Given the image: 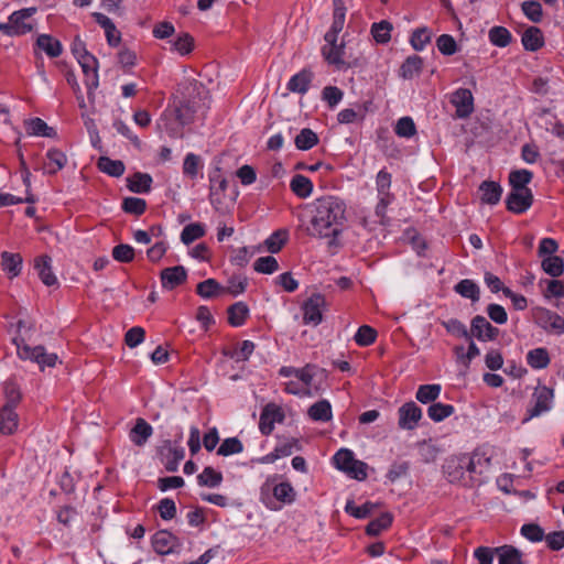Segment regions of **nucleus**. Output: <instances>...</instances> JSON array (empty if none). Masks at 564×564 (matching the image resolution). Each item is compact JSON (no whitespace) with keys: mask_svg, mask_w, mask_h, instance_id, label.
<instances>
[{"mask_svg":"<svg viewBox=\"0 0 564 564\" xmlns=\"http://www.w3.org/2000/svg\"><path fill=\"white\" fill-rule=\"evenodd\" d=\"M376 507L377 505L370 501L358 507L352 500H348L345 506V511L357 519H366L373 512Z\"/></svg>","mask_w":564,"mask_h":564,"instance_id":"obj_47","label":"nucleus"},{"mask_svg":"<svg viewBox=\"0 0 564 564\" xmlns=\"http://www.w3.org/2000/svg\"><path fill=\"white\" fill-rule=\"evenodd\" d=\"M541 265L543 271L553 278L561 276L564 272V260L558 256L545 257Z\"/></svg>","mask_w":564,"mask_h":564,"instance_id":"obj_40","label":"nucleus"},{"mask_svg":"<svg viewBox=\"0 0 564 564\" xmlns=\"http://www.w3.org/2000/svg\"><path fill=\"white\" fill-rule=\"evenodd\" d=\"M392 521L393 516L390 512H384L368 523L366 527V533L371 536L379 535L392 524Z\"/></svg>","mask_w":564,"mask_h":564,"instance_id":"obj_38","label":"nucleus"},{"mask_svg":"<svg viewBox=\"0 0 564 564\" xmlns=\"http://www.w3.org/2000/svg\"><path fill=\"white\" fill-rule=\"evenodd\" d=\"M3 392L6 397L4 405L17 408L22 398L19 386L13 381H7L3 387Z\"/></svg>","mask_w":564,"mask_h":564,"instance_id":"obj_56","label":"nucleus"},{"mask_svg":"<svg viewBox=\"0 0 564 564\" xmlns=\"http://www.w3.org/2000/svg\"><path fill=\"white\" fill-rule=\"evenodd\" d=\"M13 344L17 346V352L21 359L36 362L41 370H44L45 367H54L58 361L56 354L47 352L41 345L31 347L23 337H14Z\"/></svg>","mask_w":564,"mask_h":564,"instance_id":"obj_3","label":"nucleus"},{"mask_svg":"<svg viewBox=\"0 0 564 564\" xmlns=\"http://www.w3.org/2000/svg\"><path fill=\"white\" fill-rule=\"evenodd\" d=\"M272 492L276 500L288 505L292 503L296 497V492L290 482H280L275 485Z\"/></svg>","mask_w":564,"mask_h":564,"instance_id":"obj_48","label":"nucleus"},{"mask_svg":"<svg viewBox=\"0 0 564 564\" xmlns=\"http://www.w3.org/2000/svg\"><path fill=\"white\" fill-rule=\"evenodd\" d=\"M162 288L165 290H174L178 285L185 283L187 272L183 265L165 268L160 274Z\"/></svg>","mask_w":564,"mask_h":564,"instance_id":"obj_15","label":"nucleus"},{"mask_svg":"<svg viewBox=\"0 0 564 564\" xmlns=\"http://www.w3.org/2000/svg\"><path fill=\"white\" fill-rule=\"evenodd\" d=\"M528 364L534 369L546 368L550 364L549 352L545 348H535L527 355Z\"/></svg>","mask_w":564,"mask_h":564,"instance_id":"obj_44","label":"nucleus"},{"mask_svg":"<svg viewBox=\"0 0 564 564\" xmlns=\"http://www.w3.org/2000/svg\"><path fill=\"white\" fill-rule=\"evenodd\" d=\"M312 79L313 73L310 69H302L290 78L288 89L291 93L303 95L308 90Z\"/></svg>","mask_w":564,"mask_h":564,"instance_id":"obj_21","label":"nucleus"},{"mask_svg":"<svg viewBox=\"0 0 564 564\" xmlns=\"http://www.w3.org/2000/svg\"><path fill=\"white\" fill-rule=\"evenodd\" d=\"M221 290V285L215 279H207L196 286L197 294L204 299H212Z\"/></svg>","mask_w":564,"mask_h":564,"instance_id":"obj_54","label":"nucleus"},{"mask_svg":"<svg viewBox=\"0 0 564 564\" xmlns=\"http://www.w3.org/2000/svg\"><path fill=\"white\" fill-rule=\"evenodd\" d=\"M243 451V444L238 437H228L223 441L217 449L219 456H230Z\"/></svg>","mask_w":564,"mask_h":564,"instance_id":"obj_51","label":"nucleus"},{"mask_svg":"<svg viewBox=\"0 0 564 564\" xmlns=\"http://www.w3.org/2000/svg\"><path fill=\"white\" fill-rule=\"evenodd\" d=\"M521 42L527 51L536 52L544 45L543 33L539 28L530 26L523 32Z\"/></svg>","mask_w":564,"mask_h":564,"instance_id":"obj_24","label":"nucleus"},{"mask_svg":"<svg viewBox=\"0 0 564 564\" xmlns=\"http://www.w3.org/2000/svg\"><path fill=\"white\" fill-rule=\"evenodd\" d=\"M442 387L438 383L422 384L419 387L415 398L421 403L434 402L441 394Z\"/></svg>","mask_w":564,"mask_h":564,"instance_id":"obj_37","label":"nucleus"},{"mask_svg":"<svg viewBox=\"0 0 564 564\" xmlns=\"http://www.w3.org/2000/svg\"><path fill=\"white\" fill-rule=\"evenodd\" d=\"M147 202L139 197H127L122 202V209L135 216H140L145 212Z\"/></svg>","mask_w":564,"mask_h":564,"instance_id":"obj_60","label":"nucleus"},{"mask_svg":"<svg viewBox=\"0 0 564 564\" xmlns=\"http://www.w3.org/2000/svg\"><path fill=\"white\" fill-rule=\"evenodd\" d=\"M36 12V8H25L14 11L6 23H0V31L8 36L24 35L33 30L31 23L25 20L31 18Z\"/></svg>","mask_w":564,"mask_h":564,"instance_id":"obj_5","label":"nucleus"},{"mask_svg":"<svg viewBox=\"0 0 564 564\" xmlns=\"http://www.w3.org/2000/svg\"><path fill=\"white\" fill-rule=\"evenodd\" d=\"M197 481L200 486L215 488L221 484L223 475L208 466L197 476Z\"/></svg>","mask_w":564,"mask_h":564,"instance_id":"obj_46","label":"nucleus"},{"mask_svg":"<svg viewBox=\"0 0 564 564\" xmlns=\"http://www.w3.org/2000/svg\"><path fill=\"white\" fill-rule=\"evenodd\" d=\"M392 24L388 21H380L373 23L371 26V34L376 42L384 44L391 39Z\"/></svg>","mask_w":564,"mask_h":564,"instance_id":"obj_50","label":"nucleus"},{"mask_svg":"<svg viewBox=\"0 0 564 564\" xmlns=\"http://www.w3.org/2000/svg\"><path fill=\"white\" fill-rule=\"evenodd\" d=\"M98 169L113 177H120L124 173V164L120 160H111L108 156H100L97 162Z\"/></svg>","mask_w":564,"mask_h":564,"instance_id":"obj_33","label":"nucleus"},{"mask_svg":"<svg viewBox=\"0 0 564 564\" xmlns=\"http://www.w3.org/2000/svg\"><path fill=\"white\" fill-rule=\"evenodd\" d=\"M326 306L324 295L312 294L303 304V321L305 324L317 326L323 321V310Z\"/></svg>","mask_w":564,"mask_h":564,"instance_id":"obj_6","label":"nucleus"},{"mask_svg":"<svg viewBox=\"0 0 564 564\" xmlns=\"http://www.w3.org/2000/svg\"><path fill=\"white\" fill-rule=\"evenodd\" d=\"M227 186V180L220 175L210 177L209 200L216 209H218L221 204V194L226 191Z\"/></svg>","mask_w":564,"mask_h":564,"instance_id":"obj_30","label":"nucleus"},{"mask_svg":"<svg viewBox=\"0 0 564 564\" xmlns=\"http://www.w3.org/2000/svg\"><path fill=\"white\" fill-rule=\"evenodd\" d=\"M34 268L37 271V274L41 281L46 286H53L57 284V279L52 271V259L48 256H41L35 259Z\"/></svg>","mask_w":564,"mask_h":564,"instance_id":"obj_17","label":"nucleus"},{"mask_svg":"<svg viewBox=\"0 0 564 564\" xmlns=\"http://www.w3.org/2000/svg\"><path fill=\"white\" fill-rule=\"evenodd\" d=\"M152 426L142 417L137 419L134 426L130 431V440L137 446H143L152 435Z\"/></svg>","mask_w":564,"mask_h":564,"instance_id":"obj_19","label":"nucleus"},{"mask_svg":"<svg viewBox=\"0 0 564 564\" xmlns=\"http://www.w3.org/2000/svg\"><path fill=\"white\" fill-rule=\"evenodd\" d=\"M499 564H525L522 552L512 545L495 547Z\"/></svg>","mask_w":564,"mask_h":564,"instance_id":"obj_27","label":"nucleus"},{"mask_svg":"<svg viewBox=\"0 0 564 564\" xmlns=\"http://www.w3.org/2000/svg\"><path fill=\"white\" fill-rule=\"evenodd\" d=\"M308 232L313 237L327 238L329 247H338L346 221V204L336 196H323L314 202Z\"/></svg>","mask_w":564,"mask_h":564,"instance_id":"obj_1","label":"nucleus"},{"mask_svg":"<svg viewBox=\"0 0 564 564\" xmlns=\"http://www.w3.org/2000/svg\"><path fill=\"white\" fill-rule=\"evenodd\" d=\"M491 464V458L485 453L476 451L471 456H449L443 465V473L446 479L452 484L471 486L474 475L482 474Z\"/></svg>","mask_w":564,"mask_h":564,"instance_id":"obj_2","label":"nucleus"},{"mask_svg":"<svg viewBox=\"0 0 564 564\" xmlns=\"http://www.w3.org/2000/svg\"><path fill=\"white\" fill-rule=\"evenodd\" d=\"M14 406L3 405L0 410V433L10 435L18 429L19 416Z\"/></svg>","mask_w":564,"mask_h":564,"instance_id":"obj_18","label":"nucleus"},{"mask_svg":"<svg viewBox=\"0 0 564 564\" xmlns=\"http://www.w3.org/2000/svg\"><path fill=\"white\" fill-rule=\"evenodd\" d=\"M205 235V228L199 223H193L185 226L181 232V241L189 245Z\"/></svg>","mask_w":564,"mask_h":564,"instance_id":"obj_49","label":"nucleus"},{"mask_svg":"<svg viewBox=\"0 0 564 564\" xmlns=\"http://www.w3.org/2000/svg\"><path fill=\"white\" fill-rule=\"evenodd\" d=\"M524 15L532 22L538 23L542 20V6L536 1H524L521 4Z\"/></svg>","mask_w":564,"mask_h":564,"instance_id":"obj_62","label":"nucleus"},{"mask_svg":"<svg viewBox=\"0 0 564 564\" xmlns=\"http://www.w3.org/2000/svg\"><path fill=\"white\" fill-rule=\"evenodd\" d=\"M399 426L403 430H414L422 419V410L415 402L410 401L404 403L398 410Z\"/></svg>","mask_w":564,"mask_h":564,"instance_id":"obj_12","label":"nucleus"},{"mask_svg":"<svg viewBox=\"0 0 564 564\" xmlns=\"http://www.w3.org/2000/svg\"><path fill=\"white\" fill-rule=\"evenodd\" d=\"M431 41V32L427 28H419L411 35V45L415 51H422Z\"/></svg>","mask_w":564,"mask_h":564,"instance_id":"obj_61","label":"nucleus"},{"mask_svg":"<svg viewBox=\"0 0 564 564\" xmlns=\"http://www.w3.org/2000/svg\"><path fill=\"white\" fill-rule=\"evenodd\" d=\"M423 66V59L417 55L409 56L401 65L400 73L405 79H411L419 75Z\"/></svg>","mask_w":564,"mask_h":564,"instance_id":"obj_39","label":"nucleus"},{"mask_svg":"<svg viewBox=\"0 0 564 564\" xmlns=\"http://www.w3.org/2000/svg\"><path fill=\"white\" fill-rule=\"evenodd\" d=\"M326 44L322 47V54L328 64L336 66L338 69L348 67L344 59L345 45L344 43L337 44V39L334 41H325Z\"/></svg>","mask_w":564,"mask_h":564,"instance_id":"obj_14","label":"nucleus"},{"mask_svg":"<svg viewBox=\"0 0 564 564\" xmlns=\"http://www.w3.org/2000/svg\"><path fill=\"white\" fill-rule=\"evenodd\" d=\"M112 258L121 263H129L134 260L135 251L132 246L120 243L112 248Z\"/></svg>","mask_w":564,"mask_h":564,"instance_id":"obj_53","label":"nucleus"},{"mask_svg":"<svg viewBox=\"0 0 564 564\" xmlns=\"http://www.w3.org/2000/svg\"><path fill=\"white\" fill-rule=\"evenodd\" d=\"M479 192L481 203L496 205L501 198L502 187L494 181H484L479 186Z\"/></svg>","mask_w":564,"mask_h":564,"instance_id":"obj_20","label":"nucleus"},{"mask_svg":"<svg viewBox=\"0 0 564 564\" xmlns=\"http://www.w3.org/2000/svg\"><path fill=\"white\" fill-rule=\"evenodd\" d=\"M454 412L455 408L452 404H444L440 402L432 403L427 409V415L434 422H442Z\"/></svg>","mask_w":564,"mask_h":564,"instance_id":"obj_41","label":"nucleus"},{"mask_svg":"<svg viewBox=\"0 0 564 564\" xmlns=\"http://www.w3.org/2000/svg\"><path fill=\"white\" fill-rule=\"evenodd\" d=\"M499 336V329L492 326L482 315H476L470 322V337L480 341H492Z\"/></svg>","mask_w":564,"mask_h":564,"instance_id":"obj_9","label":"nucleus"},{"mask_svg":"<svg viewBox=\"0 0 564 564\" xmlns=\"http://www.w3.org/2000/svg\"><path fill=\"white\" fill-rule=\"evenodd\" d=\"M553 397L552 389L545 386L538 387L532 395L534 404L532 408L528 409V415L523 422H528L529 420L547 412L551 409Z\"/></svg>","mask_w":564,"mask_h":564,"instance_id":"obj_7","label":"nucleus"},{"mask_svg":"<svg viewBox=\"0 0 564 564\" xmlns=\"http://www.w3.org/2000/svg\"><path fill=\"white\" fill-rule=\"evenodd\" d=\"M442 325L452 335L470 340V332L467 329L466 325L462 323L459 319L451 318L448 321L442 322Z\"/></svg>","mask_w":564,"mask_h":564,"instance_id":"obj_55","label":"nucleus"},{"mask_svg":"<svg viewBox=\"0 0 564 564\" xmlns=\"http://www.w3.org/2000/svg\"><path fill=\"white\" fill-rule=\"evenodd\" d=\"M152 176L148 173L135 172L127 178V187L132 193L143 194L151 191Z\"/></svg>","mask_w":564,"mask_h":564,"instance_id":"obj_22","label":"nucleus"},{"mask_svg":"<svg viewBox=\"0 0 564 564\" xmlns=\"http://www.w3.org/2000/svg\"><path fill=\"white\" fill-rule=\"evenodd\" d=\"M192 90L193 93H197L202 105L196 101H191L189 99H182L178 101V104L175 106V109L173 110V113L182 127L191 123L194 120L195 113L200 108L207 107L205 100L207 99L208 93L205 90L204 86L202 84L194 83L192 85Z\"/></svg>","mask_w":564,"mask_h":564,"instance_id":"obj_4","label":"nucleus"},{"mask_svg":"<svg viewBox=\"0 0 564 564\" xmlns=\"http://www.w3.org/2000/svg\"><path fill=\"white\" fill-rule=\"evenodd\" d=\"M83 73L86 76L85 85L87 87V95L88 99L90 101H94L95 98V90L97 89L99 85L98 79V64H87V63H79Z\"/></svg>","mask_w":564,"mask_h":564,"instance_id":"obj_26","label":"nucleus"},{"mask_svg":"<svg viewBox=\"0 0 564 564\" xmlns=\"http://www.w3.org/2000/svg\"><path fill=\"white\" fill-rule=\"evenodd\" d=\"M532 203L533 194L531 189H511L506 199L508 210L514 214L527 212Z\"/></svg>","mask_w":564,"mask_h":564,"instance_id":"obj_10","label":"nucleus"},{"mask_svg":"<svg viewBox=\"0 0 564 564\" xmlns=\"http://www.w3.org/2000/svg\"><path fill=\"white\" fill-rule=\"evenodd\" d=\"M26 131L31 135H41L46 138H54L56 132L54 128L47 126V123L41 118H33L26 122Z\"/></svg>","mask_w":564,"mask_h":564,"instance_id":"obj_35","label":"nucleus"},{"mask_svg":"<svg viewBox=\"0 0 564 564\" xmlns=\"http://www.w3.org/2000/svg\"><path fill=\"white\" fill-rule=\"evenodd\" d=\"M36 46L44 51L45 54L51 58L58 57L63 52L61 42L48 34L39 35L36 39Z\"/></svg>","mask_w":564,"mask_h":564,"instance_id":"obj_25","label":"nucleus"},{"mask_svg":"<svg viewBox=\"0 0 564 564\" xmlns=\"http://www.w3.org/2000/svg\"><path fill=\"white\" fill-rule=\"evenodd\" d=\"M333 2V23L329 31H327L324 36L325 41H334V39H337L338 34L341 32L345 24L346 8L344 4V0H334Z\"/></svg>","mask_w":564,"mask_h":564,"instance_id":"obj_16","label":"nucleus"},{"mask_svg":"<svg viewBox=\"0 0 564 564\" xmlns=\"http://www.w3.org/2000/svg\"><path fill=\"white\" fill-rule=\"evenodd\" d=\"M318 135L310 128H304L294 139V144L299 150L307 151L318 143Z\"/></svg>","mask_w":564,"mask_h":564,"instance_id":"obj_36","label":"nucleus"},{"mask_svg":"<svg viewBox=\"0 0 564 564\" xmlns=\"http://www.w3.org/2000/svg\"><path fill=\"white\" fill-rule=\"evenodd\" d=\"M253 269L259 273L271 274L279 269V263L272 256L260 257L254 261Z\"/></svg>","mask_w":564,"mask_h":564,"instance_id":"obj_57","label":"nucleus"},{"mask_svg":"<svg viewBox=\"0 0 564 564\" xmlns=\"http://www.w3.org/2000/svg\"><path fill=\"white\" fill-rule=\"evenodd\" d=\"M66 163L67 158L64 152L58 149H50L46 153V161L43 169L47 174H55L61 171Z\"/></svg>","mask_w":564,"mask_h":564,"instance_id":"obj_23","label":"nucleus"},{"mask_svg":"<svg viewBox=\"0 0 564 564\" xmlns=\"http://www.w3.org/2000/svg\"><path fill=\"white\" fill-rule=\"evenodd\" d=\"M152 545L158 554L166 555L174 553L181 546V542L170 531L160 530L153 535Z\"/></svg>","mask_w":564,"mask_h":564,"instance_id":"obj_13","label":"nucleus"},{"mask_svg":"<svg viewBox=\"0 0 564 564\" xmlns=\"http://www.w3.org/2000/svg\"><path fill=\"white\" fill-rule=\"evenodd\" d=\"M308 416L314 421L328 422L332 414V405L327 400H319L308 409Z\"/></svg>","mask_w":564,"mask_h":564,"instance_id":"obj_32","label":"nucleus"},{"mask_svg":"<svg viewBox=\"0 0 564 564\" xmlns=\"http://www.w3.org/2000/svg\"><path fill=\"white\" fill-rule=\"evenodd\" d=\"M532 177L533 174L529 170L512 171L509 175L511 189H530L527 185L531 182Z\"/></svg>","mask_w":564,"mask_h":564,"instance_id":"obj_42","label":"nucleus"},{"mask_svg":"<svg viewBox=\"0 0 564 564\" xmlns=\"http://www.w3.org/2000/svg\"><path fill=\"white\" fill-rule=\"evenodd\" d=\"M290 187L292 192L301 198L308 197L313 191L311 180L302 174H296L292 177Z\"/></svg>","mask_w":564,"mask_h":564,"instance_id":"obj_34","label":"nucleus"},{"mask_svg":"<svg viewBox=\"0 0 564 564\" xmlns=\"http://www.w3.org/2000/svg\"><path fill=\"white\" fill-rule=\"evenodd\" d=\"M335 466L343 470L347 471V469L354 464L357 459L354 457V453L348 448H340L333 457Z\"/></svg>","mask_w":564,"mask_h":564,"instance_id":"obj_58","label":"nucleus"},{"mask_svg":"<svg viewBox=\"0 0 564 564\" xmlns=\"http://www.w3.org/2000/svg\"><path fill=\"white\" fill-rule=\"evenodd\" d=\"M2 270L6 271L10 278H15L20 274L22 268V257L19 253H10L3 251L1 254Z\"/></svg>","mask_w":564,"mask_h":564,"instance_id":"obj_29","label":"nucleus"},{"mask_svg":"<svg viewBox=\"0 0 564 564\" xmlns=\"http://www.w3.org/2000/svg\"><path fill=\"white\" fill-rule=\"evenodd\" d=\"M172 51L178 52L181 55H186L192 52L194 46V39L188 34L184 33L178 36L175 41L171 42Z\"/></svg>","mask_w":564,"mask_h":564,"instance_id":"obj_64","label":"nucleus"},{"mask_svg":"<svg viewBox=\"0 0 564 564\" xmlns=\"http://www.w3.org/2000/svg\"><path fill=\"white\" fill-rule=\"evenodd\" d=\"M436 46L443 55L451 56L457 52L455 39L449 34H442L436 40Z\"/></svg>","mask_w":564,"mask_h":564,"instance_id":"obj_63","label":"nucleus"},{"mask_svg":"<svg viewBox=\"0 0 564 564\" xmlns=\"http://www.w3.org/2000/svg\"><path fill=\"white\" fill-rule=\"evenodd\" d=\"M488 37L490 42L498 47H506L511 43L512 36L505 26H494L489 30Z\"/></svg>","mask_w":564,"mask_h":564,"instance_id":"obj_45","label":"nucleus"},{"mask_svg":"<svg viewBox=\"0 0 564 564\" xmlns=\"http://www.w3.org/2000/svg\"><path fill=\"white\" fill-rule=\"evenodd\" d=\"M228 323L234 327L245 324L249 316V307L243 302H237L228 307Z\"/></svg>","mask_w":564,"mask_h":564,"instance_id":"obj_31","label":"nucleus"},{"mask_svg":"<svg viewBox=\"0 0 564 564\" xmlns=\"http://www.w3.org/2000/svg\"><path fill=\"white\" fill-rule=\"evenodd\" d=\"M283 420L282 409L274 403H268L260 414L259 430L263 435H270L274 429V423H281Z\"/></svg>","mask_w":564,"mask_h":564,"instance_id":"obj_11","label":"nucleus"},{"mask_svg":"<svg viewBox=\"0 0 564 564\" xmlns=\"http://www.w3.org/2000/svg\"><path fill=\"white\" fill-rule=\"evenodd\" d=\"M454 291L462 297L469 299L471 302H478L480 299V289L476 282L470 279L460 280Z\"/></svg>","mask_w":564,"mask_h":564,"instance_id":"obj_28","label":"nucleus"},{"mask_svg":"<svg viewBox=\"0 0 564 564\" xmlns=\"http://www.w3.org/2000/svg\"><path fill=\"white\" fill-rule=\"evenodd\" d=\"M451 104L456 108L457 118H468L475 110L474 96L467 88H458L452 95L449 99Z\"/></svg>","mask_w":564,"mask_h":564,"instance_id":"obj_8","label":"nucleus"},{"mask_svg":"<svg viewBox=\"0 0 564 564\" xmlns=\"http://www.w3.org/2000/svg\"><path fill=\"white\" fill-rule=\"evenodd\" d=\"M394 132L401 138H411L416 133V127L411 117H402L398 120Z\"/></svg>","mask_w":564,"mask_h":564,"instance_id":"obj_59","label":"nucleus"},{"mask_svg":"<svg viewBox=\"0 0 564 564\" xmlns=\"http://www.w3.org/2000/svg\"><path fill=\"white\" fill-rule=\"evenodd\" d=\"M288 238H289L288 230L279 229V230L274 231L264 241L267 250L271 253L279 252L283 248V246L286 243Z\"/></svg>","mask_w":564,"mask_h":564,"instance_id":"obj_43","label":"nucleus"},{"mask_svg":"<svg viewBox=\"0 0 564 564\" xmlns=\"http://www.w3.org/2000/svg\"><path fill=\"white\" fill-rule=\"evenodd\" d=\"M377 338V330L368 325H362L355 334V341L358 346L366 347L375 343Z\"/></svg>","mask_w":564,"mask_h":564,"instance_id":"obj_52","label":"nucleus"}]
</instances>
